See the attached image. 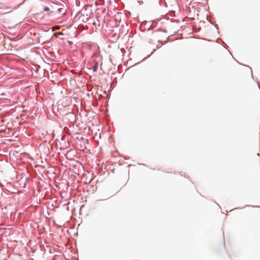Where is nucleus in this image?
Segmentation results:
<instances>
[{
	"label": "nucleus",
	"instance_id": "nucleus-2",
	"mask_svg": "<svg viewBox=\"0 0 260 260\" xmlns=\"http://www.w3.org/2000/svg\"><path fill=\"white\" fill-rule=\"evenodd\" d=\"M44 10L46 11H49V8L48 7H46L45 8Z\"/></svg>",
	"mask_w": 260,
	"mask_h": 260
},
{
	"label": "nucleus",
	"instance_id": "nucleus-1",
	"mask_svg": "<svg viewBox=\"0 0 260 260\" xmlns=\"http://www.w3.org/2000/svg\"><path fill=\"white\" fill-rule=\"evenodd\" d=\"M97 68H98L97 66H94L93 67V70L94 72H95L96 71Z\"/></svg>",
	"mask_w": 260,
	"mask_h": 260
}]
</instances>
